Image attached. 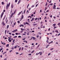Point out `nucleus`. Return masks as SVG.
<instances>
[{
  "mask_svg": "<svg viewBox=\"0 0 60 60\" xmlns=\"http://www.w3.org/2000/svg\"><path fill=\"white\" fill-rule=\"evenodd\" d=\"M11 4V3L9 2V4H7V6L6 7V8L7 9H8V7H9L10 6V4Z\"/></svg>",
  "mask_w": 60,
  "mask_h": 60,
  "instance_id": "1",
  "label": "nucleus"
},
{
  "mask_svg": "<svg viewBox=\"0 0 60 60\" xmlns=\"http://www.w3.org/2000/svg\"><path fill=\"white\" fill-rule=\"evenodd\" d=\"M4 12H3L0 15V18H2V17H3V15H4Z\"/></svg>",
  "mask_w": 60,
  "mask_h": 60,
  "instance_id": "2",
  "label": "nucleus"
},
{
  "mask_svg": "<svg viewBox=\"0 0 60 60\" xmlns=\"http://www.w3.org/2000/svg\"><path fill=\"white\" fill-rule=\"evenodd\" d=\"M18 30L17 29H16L15 30H14L13 31H12V33H14V32H17V31Z\"/></svg>",
  "mask_w": 60,
  "mask_h": 60,
  "instance_id": "3",
  "label": "nucleus"
},
{
  "mask_svg": "<svg viewBox=\"0 0 60 60\" xmlns=\"http://www.w3.org/2000/svg\"><path fill=\"white\" fill-rule=\"evenodd\" d=\"M47 2H49L50 4L51 3V0H47Z\"/></svg>",
  "mask_w": 60,
  "mask_h": 60,
  "instance_id": "4",
  "label": "nucleus"
},
{
  "mask_svg": "<svg viewBox=\"0 0 60 60\" xmlns=\"http://www.w3.org/2000/svg\"><path fill=\"white\" fill-rule=\"evenodd\" d=\"M38 54H40V55H41V54H42V52H39V53H38Z\"/></svg>",
  "mask_w": 60,
  "mask_h": 60,
  "instance_id": "5",
  "label": "nucleus"
},
{
  "mask_svg": "<svg viewBox=\"0 0 60 60\" xmlns=\"http://www.w3.org/2000/svg\"><path fill=\"white\" fill-rule=\"evenodd\" d=\"M34 20V18H32V19L31 20V21H32L33 20Z\"/></svg>",
  "mask_w": 60,
  "mask_h": 60,
  "instance_id": "6",
  "label": "nucleus"
},
{
  "mask_svg": "<svg viewBox=\"0 0 60 60\" xmlns=\"http://www.w3.org/2000/svg\"><path fill=\"white\" fill-rule=\"evenodd\" d=\"M32 38H33V40H35L36 39V38L34 37H32Z\"/></svg>",
  "mask_w": 60,
  "mask_h": 60,
  "instance_id": "7",
  "label": "nucleus"
},
{
  "mask_svg": "<svg viewBox=\"0 0 60 60\" xmlns=\"http://www.w3.org/2000/svg\"><path fill=\"white\" fill-rule=\"evenodd\" d=\"M24 18V16H23V15H22V19H21V20L22 19H23Z\"/></svg>",
  "mask_w": 60,
  "mask_h": 60,
  "instance_id": "8",
  "label": "nucleus"
},
{
  "mask_svg": "<svg viewBox=\"0 0 60 60\" xmlns=\"http://www.w3.org/2000/svg\"><path fill=\"white\" fill-rule=\"evenodd\" d=\"M22 12V11H21V12H19V13L18 15H20L21 13V12Z\"/></svg>",
  "mask_w": 60,
  "mask_h": 60,
  "instance_id": "9",
  "label": "nucleus"
},
{
  "mask_svg": "<svg viewBox=\"0 0 60 60\" xmlns=\"http://www.w3.org/2000/svg\"><path fill=\"white\" fill-rule=\"evenodd\" d=\"M8 41H9V42H11V40L10 39H8Z\"/></svg>",
  "mask_w": 60,
  "mask_h": 60,
  "instance_id": "10",
  "label": "nucleus"
},
{
  "mask_svg": "<svg viewBox=\"0 0 60 60\" xmlns=\"http://www.w3.org/2000/svg\"><path fill=\"white\" fill-rule=\"evenodd\" d=\"M13 13H12L11 14V17H12L13 16Z\"/></svg>",
  "mask_w": 60,
  "mask_h": 60,
  "instance_id": "11",
  "label": "nucleus"
},
{
  "mask_svg": "<svg viewBox=\"0 0 60 60\" xmlns=\"http://www.w3.org/2000/svg\"><path fill=\"white\" fill-rule=\"evenodd\" d=\"M11 8H13V4L11 5Z\"/></svg>",
  "mask_w": 60,
  "mask_h": 60,
  "instance_id": "12",
  "label": "nucleus"
},
{
  "mask_svg": "<svg viewBox=\"0 0 60 60\" xmlns=\"http://www.w3.org/2000/svg\"><path fill=\"white\" fill-rule=\"evenodd\" d=\"M9 27V25H7V29H8Z\"/></svg>",
  "mask_w": 60,
  "mask_h": 60,
  "instance_id": "13",
  "label": "nucleus"
},
{
  "mask_svg": "<svg viewBox=\"0 0 60 60\" xmlns=\"http://www.w3.org/2000/svg\"><path fill=\"white\" fill-rule=\"evenodd\" d=\"M37 24L36 23L34 24H33V26H35V25H37Z\"/></svg>",
  "mask_w": 60,
  "mask_h": 60,
  "instance_id": "14",
  "label": "nucleus"
},
{
  "mask_svg": "<svg viewBox=\"0 0 60 60\" xmlns=\"http://www.w3.org/2000/svg\"><path fill=\"white\" fill-rule=\"evenodd\" d=\"M25 47L26 48H28V46L26 45L25 46Z\"/></svg>",
  "mask_w": 60,
  "mask_h": 60,
  "instance_id": "15",
  "label": "nucleus"
},
{
  "mask_svg": "<svg viewBox=\"0 0 60 60\" xmlns=\"http://www.w3.org/2000/svg\"><path fill=\"white\" fill-rule=\"evenodd\" d=\"M34 5H32V6H31V8H33V7H34Z\"/></svg>",
  "mask_w": 60,
  "mask_h": 60,
  "instance_id": "16",
  "label": "nucleus"
},
{
  "mask_svg": "<svg viewBox=\"0 0 60 60\" xmlns=\"http://www.w3.org/2000/svg\"><path fill=\"white\" fill-rule=\"evenodd\" d=\"M17 36H14V37L13 38H17Z\"/></svg>",
  "mask_w": 60,
  "mask_h": 60,
  "instance_id": "17",
  "label": "nucleus"
},
{
  "mask_svg": "<svg viewBox=\"0 0 60 60\" xmlns=\"http://www.w3.org/2000/svg\"><path fill=\"white\" fill-rule=\"evenodd\" d=\"M6 31H7V30H6L5 31V34H6Z\"/></svg>",
  "mask_w": 60,
  "mask_h": 60,
  "instance_id": "18",
  "label": "nucleus"
},
{
  "mask_svg": "<svg viewBox=\"0 0 60 60\" xmlns=\"http://www.w3.org/2000/svg\"><path fill=\"white\" fill-rule=\"evenodd\" d=\"M16 10H15L14 11V14H14L16 12Z\"/></svg>",
  "mask_w": 60,
  "mask_h": 60,
  "instance_id": "19",
  "label": "nucleus"
},
{
  "mask_svg": "<svg viewBox=\"0 0 60 60\" xmlns=\"http://www.w3.org/2000/svg\"><path fill=\"white\" fill-rule=\"evenodd\" d=\"M14 41H15V39H14L13 41V43H15V42H14Z\"/></svg>",
  "mask_w": 60,
  "mask_h": 60,
  "instance_id": "20",
  "label": "nucleus"
},
{
  "mask_svg": "<svg viewBox=\"0 0 60 60\" xmlns=\"http://www.w3.org/2000/svg\"><path fill=\"white\" fill-rule=\"evenodd\" d=\"M26 24H27V25H28L29 24V23H28V22H27L26 23Z\"/></svg>",
  "mask_w": 60,
  "mask_h": 60,
  "instance_id": "21",
  "label": "nucleus"
},
{
  "mask_svg": "<svg viewBox=\"0 0 60 60\" xmlns=\"http://www.w3.org/2000/svg\"><path fill=\"white\" fill-rule=\"evenodd\" d=\"M11 49H14V48L13 47H12L11 48Z\"/></svg>",
  "mask_w": 60,
  "mask_h": 60,
  "instance_id": "22",
  "label": "nucleus"
},
{
  "mask_svg": "<svg viewBox=\"0 0 60 60\" xmlns=\"http://www.w3.org/2000/svg\"><path fill=\"white\" fill-rule=\"evenodd\" d=\"M34 52V50L33 51L31 52V53H33Z\"/></svg>",
  "mask_w": 60,
  "mask_h": 60,
  "instance_id": "23",
  "label": "nucleus"
},
{
  "mask_svg": "<svg viewBox=\"0 0 60 60\" xmlns=\"http://www.w3.org/2000/svg\"><path fill=\"white\" fill-rule=\"evenodd\" d=\"M55 32H58V33L59 32L58 31H57V30H56L55 31Z\"/></svg>",
  "mask_w": 60,
  "mask_h": 60,
  "instance_id": "24",
  "label": "nucleus"
},
{
  "mask_svg": "<svg viewBox=\"0 0 60 60\" xmlns=\"http://www.w3.org/2000/svg\"><path fill=\"white\" fill-rule=\"evenodd\" d=\"M5 17H6V16L5 15L3 19H5Z\"/></svg>",
  "mask_w": 60,
  "mask_h": 60,
  "instance_id": "25",
  "label": "nucleus"
},
{
  "mask_svg": "<svg viewBox=\"0 0 60 60\" xmlns=\"http://www.w3.org/2000/svg\"><path fill=\"white\" fill-rule=\"evenodd\" d=\"M47 7H46L45 8V11H46L47 10Z\"/></svg>",
  "mask_w": 60,
  "mask_h": 60,
  "instance_id": "26",
  "label": "nucleus"
},
{
  "mask_svg": "<svg viewBox=\"0 0 60 60\" xmlns=\"http://www.w3.org/2000/svg\"><path fill=\"white\" fill-rule=\"evenodd\" d=\"M8 46H9V45L8 44V45H6L7 47H8Z\"/></svg>",
  "mask_w": 60,
  "mask_h": 60,
  "instance_id": "27",
  "label": "nucleus"
},
{
  "mask_svg": "<svg viewBox=\"0 0 60 60\" xmlns=\"http://www.w3.org/2000/svg\"><path fill=\"white\" fill-rule=\"evenodd\" d=\"M17 1H18V0H15V3H17Z\"/></svg>",
  "mask_w": 60,
  "mask_h": 60,
  "instance_id": "28",
  "label": "nucleus"
},
{
  "mask_svg": "<svg viewBox=\"0 0 60 60\" xmlns=\"http://www.w3.org/2000/svg\"><path fill=\"white\" fill-rule=\"evenodd\" d=\"M18 38H21V37L20 36H18Z\"/></svg>",
  "mask_w": 60,
  "mask_h": 60,
  "instance_id": "29",
  "label": "nucleus"
},
{
  "mask_svg": "<svg viewBox=\"0 0 60 60\" xmlns=\"http://www.w3.org/2000/svg\"><path fill=\"white\" fill-rule=\"evenodd\" d=\"M2 49H3V48H2V49H0V52H1V50H2Z\"/></svg>",
  "mask_w": 60,
  "mask_h": 60,
  "instance_id": "30",
  "label": "nucleus"
},
{
  "mask_svg": "<svg viewBox=\"0 0 60 60\" xmlns=\"http://www.w3.org/2000/svg\"><path fill=\"white\" fill-rule=\"evenodd\" d=\"M25 39H26V38H24L22 39V40H25Z\"/></svg>",
  "mask_w": 60,
  "mask_h": 60,
  "instance_id": "31",
  "label": "nucleus"
},
{
  "mask_svg": "<svg viewBox=\"0 0 60 60\" xmlns=\"http://www.w3.org/2000/svg\"><path fill=\"white\" fill-rule=\"evenodd\" d=\"M53 49H54L53 48H52L50 49V50H53Z\"/></svg>",
  "mask_w": 60,
  "mask_h": 60,
  "instance_id": "32",
  "label": "nucleus"
},
{
  "mask_svg": "<svg viewBox=\"0 0 60 60\" xmlns=\"http://www.w3.org/2000/svg\"><path fill=\"white\" fill-rule=\"evenodd\" d=\"M2 4H4V3L3 2H2Z\"/></svg>",
  "mask_w": 60,
  "mask_h": 60,
  "instance_id": "33",
  "label": "nucleus"
},
{
  "mask_svg": "<svg viewBox=\"0 0 60 60\" xmlns=\"http://www.w3.org/2000/svg\"><path fill=\"white\" fill-rule=\"evenodd\" d=\"M16 35H18V33H15Z\"/></svg>",
  "mask_w": 60,
  "mask_h": 60,
  "instance_id": "34",
  "label": "nucleus"
},
{
  "mask_svg": "<svg viewBox=\"0 0 60 60\" xmlns=\"http://www.w3.org/2000/svg\"><path fill=\"white\" fill-rule=\"evenodd\" d=\"M31 54H28V56H31Z\"/></svg>",
  "mask_w": 60,
  "mask_h": 60,
  "instance_id": "35",
  "label": "nucleus"
},
{
  "mask_svg": "<svg viewBox=\"0 0 60 60\" xmlns=\"http://www.w3.org/2000/svg\"><path fill=\"white\" fill-rule=\"evenodd\" d=\"M12 11V10H11V13Z\"/></svg>",
  "mask_w": 60,
  "mask_h": 60,
  "instance_id": "36",
  "label": "nucleus"
},
{
  "mask_svg": "<svg viewBox=\"0 0 60 60\" xmlns=\"http://www.w3.org/2000/svg\"><path fill=\"white\" fill-rule=\"evenodd\" d=\"M56 17H55V16H54L53 17V18L54 19H56Z\"/></svg>",
  "mask_w": 60,
  "mask_h": 60,
  "instance_id": "37",
  "label": "nucleus"
},
{
  "mask_svg": "<svg viewBox=\"0 0 60 60\" xmlns=\"http://www.w3.org/2000/svg\"><path fill=\"white\" fill-rule=\"evenodd\" d=\"M38 54H39V53H36V56H37V55H38Z\"/></svg>",
  "mask_w": 60,
  "mask_h": 60,
  "instance_id": "38",
  "label": "nucleus"
},
{
  "mask_svg": "<svg viewBox=\"0 0 60 60\" xmlns=\"http://www.w3.org/2000/svg\"><path fill=\"white\" fill-rule=\"evenodd\" d=\"M26 11V9L24 11V14L25 13V11Z\"/></svg>",
  "mask_w": 60,
  "mask_h": 60,
  "instance_id": "39",
  "label": "nucleus"
},
{
  "mask_svg": "<svg viewBox=\"0 0 60 60\" xmlns=\"http://www.w3.org/2000/svg\"><path fill=\"white\" fill-rule=\"evenodd\" d=\"M20 3V1H19L18 3V4H19Z\"/></svg>",
  "mask_w": 60,
  "mask_h": 60,
  "instance_id": "40",
  "label": "nucleus"
},
{
  "mask_svg": "<svg viewBox=\"0 0 60 60\" xmlns=\"http://www.w3.org/2000/svg\"><path fill=\"white\" fill-rule=\"evenodd\" d=\"M22 50H23V49H24V48L23 47H22Z\"/></svg>",
  "mask_w": 60,
  "mask_h": 60,
  "instance_id": "41",
  "label": "nucleus"
},
{
  "mask_svg": "<svg viewBox=\"0 0 60 60\" xmlns=\"http://www.w3.org/2000/svg\"><path fill=\"white\" fill-rule=\"evenodd\" d=\"M53 5V4H50V5Z\"/></svg>",
  "mask_w": 60,
  "mask_h": 60,
  "instance_id": "42",
  "label": "nucleus"
},
{
  "mask_svg": "<svg viewBox=\"0 0 60 60\" xmlns=\"http://www.w3.org/2000/svg\"><path fill=\"white\" fill-rule=\"evenodd\" d=\"M56 27H54V29H55V28H56Z\"/></svg>",
  "mask_w": 60,
  "mask_h": 60,
  "instance_id": "43",
  "label": "nucleus"
},
{
  "mask_svg": "<svg viewBox=\"0 0 60 60\" xmlns=\"http://www.w3.org/2000/svg\"><path fill=\"white\" fill-rule=\"evenodd\" d=\"M9 34H10V35H11V33H9Z\"/></svg>",
  "mask_w": 60,
  "mask_h": 60,
  "instance_id": "44",
  "label": "nucleus"
},
{
  "mask_svg": "<svg viewBox=\"0 0 60 60\" xmlns=\"http://www.w3.org/2000/svg\"><path fill=\"white\" fill-rule=\"evenodd\" d=\"M29 17H30V18H32V17L30 16H29L28 17V18H29Z\"/></svg>",
  "mask_w": 60,
  "mask_h": 60,
  "instance_id": "45",
  "label": "nucleus"
},
{
  "mask_svg": "<svg viewBox=\"0 0 60 60\" xmlns=\"http://www.w3.org/2000/svg\"><path fill=\"white\" fill-rule=\"evenodd\" d=\"M53 26H55L56 25V23L53 24Z\"/></svg>",
  "mask_w": 60,
  "mask_h": 60,
  "instance_id": "46",
  "label": "nucleus"
},
{
  "mask_svg": "<svg viewBox=\"0 0 60 60\" xmlns=\"http://www.w3.org/2000/svg\"><path fill=\"white\" fill-rule=\"evenodd\" d=\"M37 19V18H36L35 19V20H36Z\"/></svg>",
  "mask_w": 60,
  "mask_h": 60,
  "instance_id": "47",
  "label": "nucleus"
},
{
  "mask_svg": "<svg viewBox=\"0 0 60 60\" xmlns=\"http://www.w3.org/2000/svg\"><path fill=\"white\" fill-rule=\"evenodd\" d=\"M39 19H40V20H41V17L39 18Z\"/></svg>",
  "mask_w": 60,
  "mask_h": 60,
  "instance_id": "48",
  "label": "nucleus"
},
{
  "mask_svg": "<svg viewBox=\"0 0 60 60\" xmlns=\"http://www.w3.org/2000/svg\"><path fill=\"white\" fill-rule=\"evenodd\" d=\"M60 25V23H59L58 24H57V25Z\"/></svg>",
  "mask_w": 60,
  "mask_h": 60,
  "instance_id": "49",
  "label": "nucleus"
},
{
  "mask_svg": "<svg viewBox=\"0 0 60 60\" xmlns=\"http://www.w3.org/2000/svg\"><path fill=\"white\" fill-rule=\"evenodd\" d=\"M56 7V6L55 5H54V7Z\"/></svg>",
  "mask_w": 60,
  "mask_h": 60,
  "instance_id": "50",
  "label": "nucleus"
},
{
  "mask_svg": "<svg viewBox=\"0 0 60 60\" xmlns=\"http://www.w3.org/2000/svg\"><path fill=\"white\" fill-rule=\"evenodd\" d=\"M20 49H21V47H20L19 48V51L20 50Z\"/></svg>",
  "mask_w": 60,
  "mask_h": 60,
  "instance_id": "51",
  "label": "nucleus"
},
{
  "mask_svg": "<svg viewBox=\"0 0 60 60\" xmlns=\"http://www.w3.org/2000/svg\"><path fill=\"white\" fill-rule=\"evenodd\" d=\"M16 48H17V46H15L14 47L15 49H16Z\"/></svg>",
  "mask_w": 60,
  "mask_h": 60,
  "instance_id": "52",
  "label": "nucleus"
},
{
  "mask_svg": "<svg viewBox=\"0 0 60 60\" xmlns=\"http://www.w3.org/2000/svg\"><path fill=\"white\" fill-rule=\"evenodd\" d=\"M27 35H29V33H28L27 34Z\"/></svg>",
  "mask_w": 60,
  "mask_h": 60,
  "instance_id": "53",
  "label": "nucleus"
},
{
  "mask_svg": "<svg viewBox=\"0 0 60 60\" xmlns=\"http://www.w3.org/2000/svg\"><path fill=\"white\" fill-rule=\"evenodd\" d=\"M47 39L48 40H49V37H47Z\"/></svg>",
  "mask_w": 60,
  "mask_h": 60,
  "instance_id": "54",
  "label": "nucleus"
},
{
  "mask_svg": "<svg viewBox=\"0 0 60 60\" xmlns=\"http://www.w3.org/2000/svg\"><path fill=\"white\" fill-rule=\"evenodd\" d=\"M42 11H41V10L40 11V12H41Z\"/></svg>",
  "mask_w": 60,
  "mask_h": 60,
  "instance_id": "55",
  "label": "nucleus"
},
{
  "mask_svg": "<svg viewBox=\"0 0 60 60\" xmlns=\"http://www.w3.org/2000/svg\"><path fill=\"white\" fill-rule=\"evenodd\" d=\"M12 35L14 36V34H12Z\"/></svg>",
  "mask_w": 60,
  "mask_h": 60,
  "instance_id": "56",
  "label": "nucleus"
},
{
  "mask_svg": "<svg viewBox=\"0 0 60 60\" xmlns=\"http://www.w3.org/2000/svg\"><path fill=\"white\" fill-rule=\"evenodd\" d=\"M43 28H45V26H43Z\"/></svg>",
  "mask_w": 60,
  "mask_h": 60,
  "instance_id": "57",
  "label": "nucleus"
},
{
  "mask_svg": "<svg viewBox=\"0 0 60 60\" xmlns=\"http://www.w3.org/2000/svg\"><path fill=\"white\" fill-rule=\"evenodd\" d=\"M16 22H15V23H14V25H15V24H16Z\"/></svg>",
  "mask_w": 60,
  "mask_h": 60,
  "instance_id": "58",
  "label": "nucleus"
},
{
  "mask_svg": "<svg viewBox=\"0 0 60 60\" xmlns=\"http://www.w3.org/2000/svg\"><path fill=\"white\" fill-rule=\"evenodd\" d=\"M25 42H26V43H27V41H26Z\"/></svg>",
  "mask_w": 60,
  "mask_h": 60,
  "instance_id": "59",
  "label": "nucleus"
},
{
  "mask_svg": "<svg viewBox=\"0 0 60 60\" xmlns=\"http://www.w3.org/2000/svg\"><path fill=\"white\" fill-rule=\"evenodd\" d=\"M20 27H21V26H22V25H20Z\"/></svg>",
  "mask_w": 60,
  "mask_h": 60,
  "instance_id": "60",
  "label": "nucleus"
},
{
  "mask_svg": "<svg viewBox=\"0 0 60 60\" xmlns=\"http://www.w3.org/2000/svg\"><path fill=\"white\" fill-rule=\"evenodd\" d=\"M48 40H47V41H46V42H47V43H48V42H48Z\"/></svg>",
  "mask_w": 60,
  "mask_h": 60,
  "instance_id": "61",
  "label": "nucleus"
},
{
  "mask_svg": "<svg viewBox=\"0 0 60 60\" xmlns=\"http://www.w3.org/2000/svg\"><path fill=\"white\" fill-rule=\"evenodd\" d=\"M47 4H48L46 3V4H45V6H47Z\"/></svg>",
  "mask_w": 60,
  "mask_h": 60,
  "instance_id": "62",
  "label": "nucleus"
},
{
  "mask_svg": "<svg viewBox=\"0 0 60 60\" xmlns=\"http://www.w3.org/2000/svg\"><path fill=\"white\" fill-rule=\"evenodd\" d=\"M57 9H60V8H57Z\"/></svg>",
  "mask_w": 60,
  "mask_h": 60,
  "instance_id": "63",
  "label": "nucleus"
},
{
  "mask_svg": "<svg viewBox=\"0 0 60 60\" xmlns=\"http://www.w3.org/2000/svg\"><path fill=\"white\" fill-rule=\"evenodd\" d=\"M46 16H45V19H46Z\"/></svg>",
  "mask_w": 60,
  "mask_h": 60,
  "instance_id": "64",
  "label": "nucleus"
}]
</instances>
